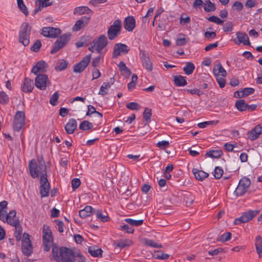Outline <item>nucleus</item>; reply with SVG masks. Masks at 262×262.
Wrapping results in <instances>:
<instances>
[{"instance_id": "obj_16", "label": "nucleus", "mask_w": 262, "mask_h": 262, "mask_svg": "<svg viewBox=\"0 0 262 262\" xmlns=\"http://www.w3.org/2000/svg\"><path fill=\"white\" fill-rule=\"evenodd\" d=\"M93 42L96 47L97 52L100 53L106 46L107 40L106 37L104 35H101L97 40H93Z\"/></svg>"}, {"instance_id": "obj_30", "label": "nucleus", "mask_w": 262, "mask_h": 262, "mask_svg": "<svg viewBox=\"0 0 262 262\" xmlns=\"http://www.w3.org/2000/svg\"><path fill=\"white\" fill-rule=\"evenodd\" d=\"M88 252L94 257H99L102 256L103 251L96 246H91L88 248Z\"/></svg>"}, {"instance_id": "obj_57", "label": "nucleus", "mask_w": 262, "mask_h": 262, "mask_svg": "<svg viewBox=\"0 0 262 262\" xmlns=\"http://www.w3.org/2000/svg\"><path fill=\"white\" fill-rule=\"evenodd\" d=\"M231 236V233L230 232H226L223 234L218 239V241H220L222 242H225L229 241Z\"/></svg>"}, {"instance_id": "obj_13", "label": "nucleus", "mask_w": 262, "mask_h": 262, "mask_svg": "<svg viewBox=\"0 0 262 262\" xmlns=\"http://www.w3.org/2000/svg\"><path fill=\"white\" fill-rule=\"evenodd\" d=\"M40 186L39 189L40 194L41 198L48 196L49 194V190L50 189V185L47 178L40 177Z\"/></svg>"}, {"instance_id": "obj_23", "label": "nucleus", "mask_w": 262, "mask_h": 262, "mask_svg": "<svg viewBox=\"0 0 262 262\" xmlns=\"http://www.w3.org/2000/svg\"><path fill=\"white\" fill-rule=\"evenodd\" d=\"M77 127V122L75 119H71L66 124L64 128L68 134H73Z\"/></svg>"}, {"instance_id": "obj_49", "label": "nucleus", "mask_w": 262, "mask_h": 262, "mask_svg": "<svg viewBox=\"0 0 262 262\" xmlns=\"http://www.w3.org/2000/svg\"><path fill=\"white\" fill-rule=\"evenodd\" d=\"M218 120H214V121H205L201 123H199L198 124V126L201 128H205L207 126L209 125H216L219 123Z\"/></svg>"}, {"instance_id": "obj_38", "label": "nucleus", "mask_w": 262, "mask_h": 262, "mask_svg": "<svg viewBox=\"0 0 262 262\" xmlns=\"http://www.w3.org/2000/svg\"><path fill=\"white\" fill-rule=\"evenodd\" d=\"M223 155L221 150H212L207 152L205 154L206 157H209L214 158H220Z\"/></svg>"}, {"instance_id": "obj_61", "label": "nucleus", "mask_w": 262, "mask_h": 262, "mask_svg": "<svg viewBox=\"0 0 262 262\" xmlns=\"http://www.w3.org/2000/svg\"><path fill=\"white\" fill-rule=\"evenodd\" d=\"M41 46V43L40 40H37L31 47V50L35 52H37Z\"/></svg>"}, {"instance_id": "obj_19", "label": "nucleus", "mask_w": 262, "mask_h": 262, "mask_svg": "<svg viewBox=\"0 0 262 262\" xmlns=\"http://www.w3.org/2000/svg\"><path fill=\"white\" fill-rule=\"evenodd\" d=\"M236 35L238 41L234 40V42L235 44L239 45L242 43L244 45L247 46H249L250 45L249 37L246 33L238 31L236 33Z\"/></svg>"}, {"instance_id": "obj_63", "label": "nucleus", "mask_w": 262, "mask_h": 262, "mask_svg": "<svg viewBox=\"0 0 262 262\" xmlns=\"http://www.w3.org/2000/svg\"><path fill=\"white\" fill-rule=\"evenodd\" d=\"M157 146L161 149H165L169 147V142L167 141L163 140L159 142L157 144Z\"/></svg>"}, {"instance_id": "obj_18", "label": "nucleus", "mask_w": 262, "mask_h": 262, "mask_svg": "<svg viewBox=\"0 0 262 262\" xmlns=\"http://www.w3.org/2000/svg\"><path fill=\"white\" fill-rule=\"evenodd\" d=\"M261 134L262 126L260 125H257L253 129L248 132V138L251 141H254L257 139Z\"/></svg>"}, {"instance_id": "obj_25", "label": "nucleus", "mask_w": 262, "mask_h": 262, "mask_svg": "<svg viewBox=\"0 0 262 262\" xmlns=\"http://www.w3.org/2000/svg\"><path fill=\"white\" fill-rule=\"evenodd\" d=\"M47 67V63L45 61H39L32 69L31 72L35 75H38L39 72H43Z\"/></svg>"}, {"instance_id": "obj_64", "label": "nucleus", "mask_w": 262, "mask_h": 262, "mask_svg": "<svg viewBox=\"0 0 262 262\" xmlns=\"http://www.w3.org/2000/svg\"><path fill=\"white\" fill-rule=\"evenodd\" d=\"M81 184V182L79 179L75 178L72 181V187L73 190H75L79 187Z\"/></svg>"}, {"instance_id": "obj_33", "label": "nucleus", "mask_w": 262, "mask_h": 262, "mask_svg": "<svg viewBox=\"0 0 262 262\" xmlns=\"http://www.w3.org/2000/svg\"><path fill=\"white\" fill-rule=\"evenodd\" d=\"M174 84L178 86H183L187 84L186 77L181 75H177L174 77Z\"/></svg>"}, {"instance_id": "obj_41", "label": "nucleus", "mask_w": 262, "mask_h": 262, "mask_svg": "<svg viewBox=\"0 0 262 262\" xmlns=\"http://www.w3.org/2000/svg\"><path fill=\"white\" fill-rule=\"evenodd\" d=\"M153 256L156 259L164 260L168 259L170 255L168 254L163 252L162 251L158 250L155 252L153 254Z\"/></svg>"}, {"instance_id": "obj_42", "label": "nucleus", "mask_w": 262, "mask_h": 262, "mask_svg": "<svg viewBox=\"0 0 262 262\" xmlns=\"http://www.w3.org/2000/svg\"><path fill=\"white\" fill-rule=\"evenodd\" d=\"M111 88V84L107 82H103L101 86L98 94L104 96L107 94V90Z\"/></svg>"}, {"instance_id": "obj_55", "label": "nucleus", "mask_w": 262, "mask_h": 262, "mask_svg": "<svg viewBox=\"0 0 262 262\" xmlns=\"http://www.w3.org/2000/svg\"><path fill=\"white\" fill-rule=\"evenodd\" d=\"M234 25L232 22H227L223 25V29L224 32H231L233 30Z\"/></svg>"}, {"instance_id": "obj_6", "label": "nucleus", "mask_w": 262, "mask_h": 262, "mask_svg": "<svg viewBox=\"0 0 262 262\" xmlns=\"http://www.w3.org/2000/svg\"><path fill=\"white\" fill-rule=\"evenodd\" d=\"M250 184L251 181L248 178H242L239 180L238 185L235 190L234 194L237 196L244 195L247 191Z\"/></svg>"}, {"instance_id": "obj_28", "label": "nucleus", "mask_w": 262, "mask_h": 262, "mask_svg": "<svg viewBox=\"0 0 262 262\" xmlns=\"http://www.w3.org/2000/svg\"><path fill=\"white\" fill-rule=\"evenodd\" d=\"M213 73L215 76L225 77L227 73L221 63L217 64L214 66Z\"/></svg>"}, {"instance_id": "obj_46", "label": "nucleus", "mask_w": 262, "mask_h": 262, "mask_svg": "<svg viewBox=\"0 0 262 262\" xmlns=\"http://www.w3.org/2000/svg\"><path fill=\"white\" fill-rule=\"evenodd\" d=\"M9 101L8 96L4 91L0 92V103L3 105L7 104Z\"/></svg>"}, {"instance_id": "obj_7", "label": "nucleus", "mask_w": 262, "mask_h": 262, "mask_svg": "<svg viewBox=\"0 0 262 262\" xmlns=\"http://www.w3.org/2000/svg\"><path fill=\"white\" fill-rule=\"evenodd\" d=\"M70 33H66L61 35L54 43L51 53L54 54L63 48L70 39Z\"/></svg>"}, {"instance_id": "obj_51", "label": "nucleus", "mask_w": 262, "mask_h": 262, "mask_svg": "<svg viewBox=\"0 0 262 262\" xmlns=\"http://www.w3.org/2000/svg\"><path fill=\"white\" fill-rule=\"evenodd\" d=\"M223 174V169L219 166L215 167L213 174L215 178L216 179H220L222 177Z\"/></svg>"}, {"instance_id": "obj_20", "label": "nucleus", "mask_w": 262, "mask_h": 262, "mask_svg": "<svg viewBox=\"0 0 262 262\" xmlns=\"http://www.w3.org/2000/svg\"><path fill=\"white\" fill-rule=\"evenodd\" d=\"M136 26V21L134 17L129 16L125 18L124 21V29L129 32L132 31Z\"/></svg>"}, {"instance_id": "obj_59", "label": "nucleus", "mask_w": 262, "mask_h": 262, "mask_svg": "<svg viewBox=\"0 0 262 262\" xmlns=\"http://www.w3.org/2000/svg\"><path fill=\"white\" fill-rule=\"evenodd\" d=\"M255 90L252 88H246L242 91V96H247L250 94H253Z\"/></svg>"}, {"instance_id": "obj_50", "label": "nucleus", "mask_w": 262, "mask_h": 262, "mask_svg": "<svg viewBox=\"0 0 262 262\" xmlns=\"http://www.w3.org/2000/svg\"><path fill=\"white\" fill-rule=\"evenodd\" d=\"M50 0H36V4L40 5V7L42 8L51 6L52 4V2H50Z\"/></svg>"}, {"instance_id": "obj_62", "label": "nucleus", "mask_w": 262, "mask_h": 262, "mask_svg": "<svg viewBox=\"0 0 262 262\" xmlns=\"http://www.w3.org/2000/svg\"><path fill=\"white\" fill-rule=\"evenodd\" d=\"M216 80L221 88H223L225 86V79L223 76H215Z\"/></svg>"}, {"instance_id": "obj_4", "label": "nucleus", "mask_w": 262, "mask_h": 262, "mask_svg": "<svg viewBox=\"0 0 262 262\" xmlns=\"http://www.w3.org/2000/svg\"><path fill=\"white\" fill-rule=\"evenodd\" d=\"M31 27L26 22L23 23L19 32V42L25 47L29 45L30 43V36L31 34Z\"/></svg>"}, {"instance_id": "obj_8", "label": "nucleus", "mask_w": 262, "mask_h": 262, "mask_svg": "<svg viewBox=\"0 0 262 262\" xmlns=\"http://www.w3.org/2000/svg\"><path fill=\"white\" fill-rule=\"evenodd\" d=\"M259 213V210H249L244 212L239 217L235 219L234 223L235 225H239L241 223H247L256 216Z\"/></svg>"}, {"instance_id": "obj_11", "label": "nucleus", "mask_w": 262, "mask_h": 262, "mask_svg": "<svg viewBox=\"0 0 262 262\" xmlns=\"http://www.w3.org/2000/svg\"><path fill=\"white\" fill-rule=\"evenodd\" d=\"M22 252L27 255H30L32 252V246L31 241L30 239V235L25 233L23 234V238L22 240Z\"/></svg>"}, {"instance_id": "obj_3", "label": "nucleus", "mask_w": 262, "mask_h": 262, "mask_svg": "<svg viewBox=\"0 0 262 262\" xmlns=\"http://www.w3.org/2000/svg\"><path fill=\"white\" fill-rule=\"evenodd\" d=\"M53 237L52 232L49 226L43 225L42 227V245L43 249L46 251H49L51 247L53 246Z\"/></svg>"}, {"instance_id": "obj_40", "label": "nucleus", "mask_w": 262, "mask_h": 262, "mask_svg": "<svg viewBox=\"0 0 262 262\" xmlns=\"http://www.w3.org/2000/svg\"><path fill=\"white\" fill-rule=\"evenodd\" d=\"M124 221L128 224L131 227L133 226H140L143 223V220H135L130 218H126L124 220Z\"/></svg>"}, {"instance_id": "obj_47", "label": "nucleus", "mask_w": 262, "mask_h": 262, "mask_svg": "<svg viewBox=\"0 0 262 262\" xmlns=\"http://www.w3.org/2000/svg\"><path fill=\"white\" fill-rule=\"evenodd\" d=\"M151 115V110L148 107H145L143 112V118L147 122L150 120Z\"/></svg>"}, {"instance_id": "obj_5", "label": "nucleus", "mask_w": 262, "mask_h": 262, "mask_svg": "<svg viewBox=\"0 0 262 262\" xmlns=\"http://www.w3.org/2000/svg\"><path fill=\"white\" fill-rule=\"evenodd\" d=\"M121 28V20L120 19L115 20L108 29L107 36L108 39L112 40L116 38L120 34Z\"/></svg>"}, {"instance_id": "obj_24", "label": "nucleus", "mask_w": 262, "mask_h": 262, "mask_svg": "<svg viewBox=\"0 0 262 262\" xmlns=\"http://www.w3.org/2000/svg\"><path fill=\"white\" fill-rule=\"evenodd\" d=\"M16 214L15 210H11L7 215V217H8V219L6 220L7 223L11 226L15 225L16 223H18L19 221L16 216Z\"/></svg>"}, {"instance_id": "obj_12", "label": "nucleus", "mask_w": 262, "mask_h": 262, "mask_svg": "<svg viewBox=\"0 0 262 262\" xmlns=\"http://www.w3.org/2000/svg\"><path fill=\"white\" fill-rule=\"evenodd\" d=\"M92 57V54L86 55L83 59L77 64L74 66L73 71L76 73L82 72L88 66Z\"/></svg>"}, {"instance_id": "obj_17", "label": "nucleus", "mask_w": 262, "mask_h": 262, "mask_svg": "<svg viewBox=\"0 0 262 262\" xmlns=\"http://www.w3.org/2000/svg\"><path fill=\"white\" fill-rule=\"evenodd\" d=\"M140 59L143 67L148 72L152 70V65L150 57L143 52L140 54Z\"/></svg>"}, {"instance_id": "obj_43", "label": "nucleus", "mask_w": 262, "mask_h": 262, "mask_svg": "<svg viewBox=\"0 0 262 262\" xmlns=\"http://www.w3.org/2000/svg\"><path fill=\"white\" fill-rule=\"evenodd\" d=\"M67 66V62L64 59H61L57 62L55 69L56 71H61L66 69Z\"/></svg>"}, {"instance_id": "obj_31", "label": "nucleus", "mask_w": 262, "mask_h": 262, "mask_svg": "<svg viewBox=\"0 0 262 262\" xmlns=\"http://www.w3.org/2000/svg\"><path fill=\"white\" fill-rule=\"evenodd\" d=\"M133 244V242L131 240L128 239H121L117 241L115 245L120 248H124L130 246Z\"/></svg>"}, {"instance_id": "obj_29", "label": "nucleus", "mask_w": 262, "mask_h": 262, "mask_svg": "<svg viewBox=\"0 0 262 262\" xmlns=\"http://www.w3.org/2000/svg\"><path fill=\"white\" fill-rule=\"evenodd\" d=\"M97 219H99L101 221L106 222L109 221L110 217L106 212H103L101 210H95L94 211Z\"/></svg>"}, {"instance_id": "obj_60", "label": "nucleus", "mask_w": 262, "mask_h": 262, "mask_svg": "<svg viewBox=\"0 0 262 262\" xmlns=\"http://www.w3.org/2000/svg\"><path fill=\"white\" fill-rule=\"evenodd\" d=\"M208 20L211 22L215 23L218 25H222L224 23V20L219 18L215 16H211L208 18Z\"/></svg>"}, {"instance_id": "obj_21", "label": "nucleus", "mask_w": 262, "mask_h": 262, "mask_svg": "<svg viewBox=\"0 0 262 262\" xmlns=\"http://www.w3.org/2000/svg\"><path fill=\"white\" fill-rule=\"evenodd\" d=\"M33 88V81L29 78H26L21 87V91L26 93H30L32 91Z\"/></svg>"}, {"instance_id": "obj_22", "label": "nucleus", "mask_w": 262, "mask_h": 262, "mask_svg": "<svg viewBox=\"0 0 262 262\" xmlns=\"http://www.w3.org/2000/svg\"><path fill=\"white\" fill-rule=\"evenodd\" d=\"M90 18V17L83 16L81 19L77 20L73 27V30L75 31L80 30L88 24Z\"/></svg>"}, {"instance_id": "obj_10", "label": "nucleus", "mask_w": 262, "mask_h": 262, "mask_svg": "<svg viewBox=\"0 0 262 262\" xmlns=\"http://www.w3.org/2000/svg\"><path fill=\"white\" fill-rule=\"evenodd\" d=\"M50 84L48 77L46 74L37 75L35 79V86L41 90L46 89L48 85Z\"/></svg>"}, {"instance_id": "obj_26", "label": "nucleus", "mask_w": 262, "mask_h": 262, "mask_svg": "<svg viewBox=\"0 0 262 262\" xmlns=\"http://www.w3.org/2000/svg\"><path fill=\"white\" fill-rule=\"evenodd\" d=\"M94 211L95 210L93 209L92 206H86L84 209L79 211V214L81 218L84 219L94 214Z\"/></svg>"}, {"instance_id": "obj_37", "label": "nucleus", "mask_w": 262, "mask_h": 262, "mask_svg": "<svg viewBox=\"0 0 262 262\" xmlns=\"http://www.w3.org/2000/svg\"><path fill=\"white\" fill-rule=\"evenodd\" d=\"M195 66L194 64L191 62H188L183 67V69L185 74L189 75L191 74L194 70Z\"/></svg>"}, {"instance_id": "obj_15", "label": "nucleus", "mask_w": 262, "mask_h": 262, "mask_svg": "<svg viewBox=\"0 0 262 262\" xmlns=\"http://www.w3.org/2000/svg\"><path fill=\"white\" fill-rule=\"evenodd\" d=\"M61 31L59 28L44 27L42 29L41 34L46 37L56 38L61 33Z\"/></svg>"}, {"instance_id": "obj_53", "label": "nucleus", "mask_w": 262, "mask_h": 262, "mask_svg": "<svg viewBox=\"0 0 262 262\" xmlns=\"http://www.w3.org/2000/svg\"><path fill=\"white\" fill-rule=\"evenodd\" d=\"M120 229L121 230L125 231L127 233H133L134 231V228L128 224H124L121 225Z\"/></svg>"}, {"instance_id": "obj_52", "label": "nucleus", "mask_w": 262, "mask_h": 262, "mask_svg": "<svg viewBox=\"0 0 262 262\" xmlns=\"http://www.w3.org/2000/svg\"><path fill=\"white\" fill-rule=\"evenodd\" d=\"M190 22V17L187 16L185 14H182L180 18V24L184 25H187Z\"/></svg>"}, {"instance_id": "obj_34", "label": "nucleus", "mask_w": 262, "mask_h": 262, "mask_svg": "<svg viewBox=\"0 0 262 262\" xmlns=\"http://www.w3.org/2000/svg\"><path fill=\"white\" fill-rule=\"evenodd\" d=\"M92 11L86 6L77 7L74 9L73 13L74 14L82 15L91 12Z\"/></svg>"}, {"instance_id": "obj_39", "label": "nucleus", "mask_w": 262, "mask_h": 262, "mask_svg": "<svg viewBox=\"0 0 262 262\" xmlns=\"http://www.w3.org/2000/svg\"><path fill=\"white\" fill-rule=\"evenodd\" d=\"M235 106L240 112L246 111L247 109V104L245 103V100L243 99L237 100Z\"/></svg>"}, {"instance_id": "obj_14", "label": "nucleus", "mask_w": 262, "mask_h": 262, "mask_svg": "<svg viewBox=\"0 0 262 262\" xmlns=\"http://www.w3.org/2000/svg\"><path fill=\"white\" fill-rule=\"evenodd\" d=\"M129 51L128 46L121 43H117L115 45L113 52V57L116 58L121 55V54H126Z\"/></svg>"}, {"instance_id": "obj_9", "label": "nucleus", "mask_w": 262, "mask_h": 262, "mask_svg": "<svg viewBox=\"0 0 262 262\" xmlns=\"http://www.w3.org/2000/svg\"><path fill=\"white\" fill-rule=\"evenodd\" d=\"M25 114L24 112L17 111L15 114L13 121V128L19 132L25 125Z\"/></svg>"}, {"instance_id": "obj_1", "label": "nucleus", "mask_w": 262, "mask_h": 262, "mask_svg": "<svg viewBox=\"0 0 262 262\" xmlns=\"http://www.w3.org/2000/svg\"><path fill=\"white\" fill-rule=\"evenodd\" d=\"M52 252L54 258L58 262H75V254L70 249L53 246Z\"/></svg>"}, {"instance_id": "obj_35", "label": "nucleus", "mask_w": 262, "mask_h": 262, "mask_svg": "<svg viewBox=\"0 0 262 262\" xmlns=\"http://www.w3.org/2000/svg\"><path fill=\"white\" fill-rule=\"evenodd\" d=\"M255 245L259 257H262V237L260 236L256 237Z\"/></svg>"}, {"instance_id": "obj_48", "label": "nucleus", "mask_w": 262, "mask_h": 262, "mask_svg": "<svg viewBox=\"0 0 262 262\" xmlns=\"http://www.w3.org/2000/svg\"><path fill=\"white\" fill-rule=\"evenodd\" d=\"M144 244L146 246H150L154 248H161L162 247L161 245H159L158 243L155 242L153 240L145 239H144Z\"/></svg>"}, {"instance_id": "obj_56", "label": "nucleus", "mask_w": 262, "mask_h": 262, "mask_svg": "<svg viewBox=\"0 0 262 262\" xmlns=\"http://www.w3.org/2000/svg\"><path fill=\"white\" fill-rule=\"evenodd\" d=\"M126 106L128 109L130 110H138L140 107L139 104L138 103L134 102L127 103Z\"/></svg>"}, {"instance_id": "obj_36", "label": "nucleus", "mask_w": 262, "mask_h": 262, "mask_svg": "<svg viewBox=\"0 0 262 262\" xmlns=\"http://www.w3.org/2000/svg\"><path fill=\"white\" fill-rule=\"evenodd\" d=\"M15 227V233L14 236L17 241H19L21 238V234L23 232V228L20 225V222H18V223H16L15 225H12Z\"/></svg>"}, {"instance_id": "obj_27", "label": "nucleus", "mask_w": 262, "mask_h": 262, "mask_svg": "<svg viewBox=\"0 0 262 262\" xmlns=\"http://www.w3.org/2000/svg\"><path fill=\"white\" fill-rule=\"evenodd\" d=\"M192 172L195 179L201 181H202L204 179L207 178L209 176V174L205 171L199 170L196 168H193L192 169Z\"/></svg>"}, {"instance_id": "obj_58", "label": "nucleus", "mask_w": 262, "mask_h": 262, "mask_svg": "<svg viewBox=\"0 0 262 262\" xmlns=\"http://www.w3.org/2000/svg\"><path fill=\"white\" fill-rule=\"evenodd\" d=\"M59 97L58 92H55L51 97L50 99V103L53 106L56 105Z\"/></svg>"}, {"instance_id": "obj_44", "label": "nucleus", "mask_w": 262, "mask_h": 262, "mask_svg": "<svg viewBox=\"0 0 262 262\" xmlns=\"http://www.w3.org/2000/svg\"><path fill=\"white\" fill-rule=\"evenodd\" d=\"M93 127V124L86 120L83 121L79 125V128L83 130L91 129Z\"/></svg>"}, {"instance_id": "obj_54", "label": "nucleus", "mask_w": 262, "mask_h": 262, "mask_svg": "<svg viewBox=\"0 0 262 262\" xmlns=\"http://www.w3.org/2000/svg\"><path fill=\"white\" fill-rule=\"evenodd\" d=\"M193 199L190 194H185L184 195V202L187 206L191 205L193 202Z\"/></svg>"}, {"instance_id": "obj_32", "label": "nucleus", "mask_w": 262, "mask_h": 262, "mask_svg": "<svg viewBox=\"0 0 262 262\" xmlns=\"http://www.w3.org/2000/svg\"><path fill=\"white\" fill-rule=\"evenodd\" d=\"M204 10L206 12H210L216 9L215 5L210 0L205 1L203 5Z\"/></svg>"}, {"instance_id": "obj_45", "label": "nucleus", "mask_w": 262, "mask_h": 262, "mask_svg": "<svg viewBox=\"0 0 262 262\" xmlns=\"http://www.w3.org/2000/svg\"><path fill=\"white\" fill-rule=\"evenodd\" d=\"M18 7L19 10L25 15H28L29 12L27 10L23 0H17Z\"/></svg>"}, {"instance_id": "obj_2", "label": "nucleus", "mask_w": 262, "mask_h": 262, "mask_svg": "<svg viewBox=\"0 0 262 262\" xmlns=\"http://www.w3.org/2000/svg\"><path fill=\"white\" fill-rule=\"evenodd\" d=\"M30 173L33 178L38 177L39 173L41 174L40 177L47 178V166L46 164H37L34 159L31 160L29 163Z\"/></svg>"}]
</instances>
